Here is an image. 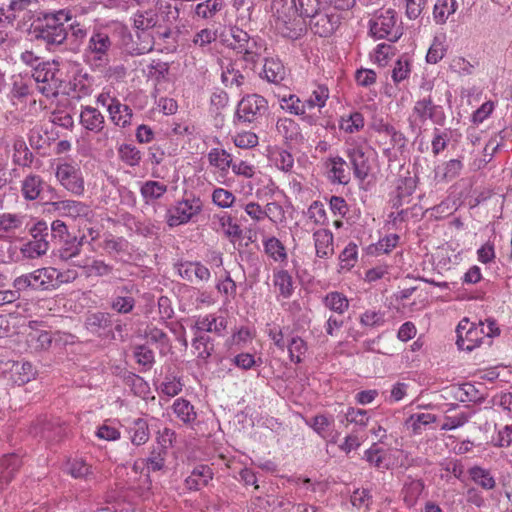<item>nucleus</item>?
I'll use <instances>...</instances> for the list:
<instances>
[{
    "instance_id": "64",
    "label": "nucleus",
    "mask_w": 512,
    "mask_h": 512,
    "mask_svg": "<svg viewBox=\"0 0 512 512\" xmlns=\"http://www.w3.org/2000/svg\"><path fill=\"white\" fill-rule=\"evenodd\" d=\"M236 147L249 149L258 144V136L253 132L239 133L234 137Z\"/></svg>"
},
{
    "instance_id": "63",
    "label": "nucleus",
    "mask_w": 512,
    "mask_h": 512,
    "mask_svg": "<svg viewBox=\"0 0 512 512\" xmlns=\"http://www.w3.org/2000/svg\"><path fill=\"white\" fill-rule=\"evenodd\" d=\"M333 423V420L329 419L325 415H316L311 419L310 426L313 428V430L320 435L323 438L327 437V432L331 424Z\"/></svg>"
},
{
    "instance_id": "57",
    "label": "nucleus",
    "mask_w": 512,
    "mask_h": 512,
    "mask_svg": "<svg viewBox=\"0 0 512 512\" xmlns=\"http://www.w3.org/2000/svg\"><path fill=\"white\" fill-rule=\"evenodd\" d=\"M286 105H281L283 109H286L292 114L295 115H304L306 111V106H304V102L302 103L300 99L293 94H290L288 97L284 96L280 100Z\"/></svg>"
},
{
    "instance_id": "48",
    "label": "nucleus",
    "mask_w": 512,
    "mask_h": 512,
    "mask_svg": "<svg viewBox=\"0 0 512 512\" xmlns=\"http://www.w3.org/2000/svg\"><path fill=\"white\" fill-rule=\"evenodd\" d=\"M271 159L275 166L284 171L289 172L294 165V158L292 154L284 149H276L271 153Z\"/></svg>"
},
{
    "instance_id": "37",
    "label": "nucleus",
    "mask_w": 512,
    "mask_h": 512,
    "mask_svg": "<svg viewBox=\"0 0 512 512\" xmlns=\"http://www.w3.org/2000/svg\"><path fill=\"white\" fill-rule=\"evenodd\" d=\"M83 269L86 277H103L109 275L113 268L111 265L105 263L103 260L93 259L84 265H79Z\"/></svg>"
},
{
    "instance_id": "41",
    "label": "nucleus",
    "mask_w": 512,
    "mask_h": 512,
    "mask_svg": "<svg viewBox=\"0 0 512 512\" xmlns=\"http://www.w3.org/2000/svg\"><path fill=\"white\" fill-rule=\"evenodd\" d=\"M324 304L330 310L339 314L344 313L349 307L346 296L340 292H330L324 298Z\"/></svg>"
},
{
    "instance_id": "22",
    "label": "nucleus",
    "mask_w": 512,
    "mask_h": 512,
    "mask_svg": "<svg viewBox=\"0 0 512 512\" xmlns=\"http://www.w3.org/2000/svg\"><path fill=\"white\" fill-rule=\"evenodd\" d=\"M396 13L393 9L382 11L370 19L369 32H391L396 24Z\"/></svg>"
},
{
    "instance_id": "43",
    "label": "nucleus",
    "mask_w": 512,
    "mask_h": 512,
    "mask_svg": "<svg viewBox=\"0 0 512 512\" xmlns=\"http://www.w3.org/2000/svg\"><path fill=\"white\" fill-rule=\"evenodd\" d=\"M165 459L161 455V453L152 452L151 456L147 458L146 461H135L132 466V471L137 475L140 471H142L143 466L146 464L148 470L150 471H159L164 467Z\"/></svg>"
},
{
    "instance_id": "14",
    "label": "nucleus",
    "mask_w": 512,
    "mask_h": 512,
    "mask_svg": "<svg viewBox=\"0 0 512 512\" xmlns=\"http://www.w3.org/2000/svg\"><path fill=\"white\" fill-rule=\"evenodd\" d=\"M109 119L121 128L131 125L133 113L128 105L122 104L120 100H112L108 107Z\"/></svg>"
},
{
    "instance_id": "9",
    "label": "nucleus",
    "mask_w": 512,
    "mask_h": 512,
    "mask_svg": "<svg viewBox=\"0 0 512 512\" xmlns=\"http://www.w3.org/2000/svg\"><path fill=\"white\" fill-rule=\"evenodd\" d=\"M122 43L130 54L141 55L152 50L153 34H122Z\"/></svg>"
},
{
    "instance_id": "54",
    "label": "nucleus",
    "mask_w": 512,
    "mask_h": 512,
    "mask_svg": "<svg viewBox=\"0 0 512 512\" xmlns=\"http://www.w3.org/2000/svg\"><path fill=\"white\" fill-rule=\"evenodd\" d=\"M329 97V90L327 87L320 85L318 86V89L313 92L311 97L304 102V106H306V109H312L316 106L318 107H324L326 100Z\"/></svg>"
},
{
    "instance_id": "23",
    "label": "nucleus",
    "mask_w": 512,
    "mask_h": 512,
    "mask_svg": "<svg viewBox=\"0 0 512 512\" xmlns=\"http://www.w3.org/2000/svg\"><path fill=\"white\" fill-rule=\"evenodd\" d=\"M128 434L133 445H144L150 438L147 421L143 418L135 419L128 428Z\"/></svg>"
},
{
    "instance_id": "19",
    "label": "nucleus",
    "mask_w": 512,
    "mask_h": 512,
    "mask_svg": "<svg viewBox=\"0 0 512 512\" xmlns=\"http://www.w3.org/2000/svg\"><path fill=\"white\" fill-rule=\"evenodd\" d=\"M22 465L16 454L5 455L0 459V485L8 484Z\"/></svg>"
},
{
    "instance_id": "35",
    "label": "nucleus",
    "mask_w": 512,
    "mask_h": 512,
    "mask_svg": "<svg viewBox=\"0 0 512 512\" xmlns=\"http://www.w3.org/2000/svg\"><path fill=\"white\" fill-rule=\"evenodd\" d=\"M331 169L333 181L339 184H348L350 181V172L347 167L346 161L340 157L336 156L330 159Z\"/></svg>"
},
{
    "instance_id": "1",
    "label": "nucleus",
    "mask_w": 512,
    "mask_h": 512,
    "mask_svg": "<svg viewBox=\"0 0 512 512\" xmlns=\"http://www.w3.org/2000/svg\"><path fill=\"white\" fill-rule=\"evenodd\" d=\"M487 322L488 325L485 327L482 321L474 323L468 318H463L456 328L458 349L471 352L481 345L485 337L491 338L500 334L495 320L488 319Z\"/></svg>"
},
{
    "instance_id": "10",
    "label": "nucleus",
    "mask_w": 512,
    "mask_h": 512,
    "mask_svg": "<svg viewBox=\"0 0 512 512\" xmlns=\"http://www.w3.org/2000/svg\"><path fill=\"white\" fill-rule=\"evenodd\" d=\"M438 106L434 104L431 95L416 101L413 107V113L417 116L419 121L423 124L428 119L436 124H442L445 116L443 113L437 112Z\"/></svg>"
},
{
    "instance_id": "40",
    "label": "nucleus",
    "mask_w": 512,
    "mask_h": 512,
    "mask_svg": "<svg viewBox=\"0 0 512 512\" xmlns=\"http://www.w3.org/2000/svg\"><path fill=\"white\" fill-rule=\"evenodd\" d=\"M45 20L47 28L53 30L59 29V32H67V28L64 27V24L72 20V15L69 11L59 10L56 13L46 15Z\"/></svg>"
},
{
    "instance_id": "52",
    "label": "nucleus",
    "mask_w": 512,
    "mask_h": 512,
    "mask_svg": "<svg viewBox=\"0 0 512 512\" xmlns=\"http://www.w3.org/2000/svg\"><path fill=\"white\" fill-rule=\"evenodd\" d=\"M287 346L290 360L294 363H300L302 361L301 356L307 351L306 342L297 336L293 337Z\"/></svg>"
},
{
    "instance_id": "32",
    "label": "nucleus",
    "mask_w": 512,
    "mask_h": 512,
    "mask_svg": "<svg viewBox=\"0 0 512 512\" xmlns=\"http://www.w3.org/2000/svg\"><path fill=\"white\" fill-rule=\"evenodd\" d=\"M446 35L439 34L434 37L433 43L431 44L426 60L430 64H436L443 59L447 51Z\"/></svg>"
},
{
    "instance_id": "11",
    "label": "nucleus",
    "mask_w": 512,
    "mask_h": 512,
    "mask_svg": "<svg viewBox=\"0 0 512 512\" xmlns=\"http://www.w3.org/2000/svg\"><path fill=\"white\" fill-rule=\"evenodd\" d=\"M176 267L178 274L192 283L205 281L210 277L208 268L199 262H181Z\"/></svg>"
},
{
    "instance_id": "2",
    "label": "nucleus",
    "mask_w": 512,
    "mask_h": 512,
    "mask_svg": "<svg viewBox=\"0 0 512 512\" xmlns=\"http://www.w3.org/2000/svg\"><path fill=\"white\" fill-rule=\"evenodd\" d=\"M346 144V155L352 164L354 175L357 179L363 181L371 170L368 155L371 147L367 140L362 137H350Z\"/></svg>"
},
{
    "instance_id": "12",
    "label": "nucleus",
    "mask_w": 512,
    "mask_h": 512,
    "mask_svg": "<svg viewBox=\"0 0 512 512\" xmlns=\"http://www.w3.org/2000/svg\"><path fill=\"white\" fill-rule=\"evenodd\" d=\"M80 124L88 131L100 133L105 127V118L97 108L81 106Z\"/></svg>"
},
{
    "instance_id": "30",
    "label": "nucleus",
    "mask_w": 512,
    "mask_h": 512,
    "mask_svg": "<svg viewBox=\"0 0 512 512\" xmlns=\"http://www.w3.org/2000/svg\"><path fill=\"white\" fill-rule=\"evenodd\" d=\"M265 253L276 262L287 260L286 248L276 237L271 236L263 241Z\"/></svg>"
},
{
    "instance_id": "7",
    "label": "nucleus",
    "mask_w": 512,
    "mask_h": 512,
    "mask_svg": "<svg viewBox=\"0 0 512 512\" xmlns=\"http://www.w3.org/2000/svg\"><path fill=\"white\" fill-rule=\"evenodd\" d=\"M202 203L199 198L191 197L178 201L167 212V223L170 227L188 223L201 211Z\"/></svg>"
},
{
    "instance_id": "17",
    "label": "nucleus",
    "mask_w": 512,
    "mask_h": 512,
    "mask_svg": "<svg viewBox=\"0 0 512 512\" xmlns=\"http://www.w3.org/2000/svg\"><path fill=\"white\" fill-rule=\"evenodd\" d=\"M211 468L206 465H199L193 469L185 479V486L188 490L197 491L206 486L212 479Z\"/></svg>"
},
{
    "instance_id": "16",
    "label": "nucleus",
    "mask_w": 512,
    "mask_h": 512,
    "mask_svg": "<svg viewBox=\"0 0 512 512\" xmlns=\"http://www.w3.org/2000/svg\"><path fill=\"white\" fill-rule=\"evenodd\" d=\"M134 286H122L117 289V295L112 300L111 307L118 313L127 314L131 312L135 306V300L130 295Z\"/></svg>"
},
{
    "instance_id": "42",
    "label": "nucleus",
    "mask_w": 512,
    "mask_h": 512,
    "mask_svg": "<svg viewBox=\"0 0 512 512\" xmlns=\"http://www.w3.org/2000/svg\"><path fill=\"white\" fill-rule=\"evenodd\" d=\"M274 285L278 287L280 295L288 298L293 293V281L286 270H279L274 274Z\"/></svg>"
},
{
    "instance_id": "47",
    "label": "nucleus",
    "mask_w": 512,
    "mask_h": 512,
    "mask_svg": "<svg viewBox=\"0 0 512 512\" xmlns=\"http://www.w3.org/2000/svg\"><path fill=\"white\" fill-rule=\"evenodd\" d=\"M241 222L236 215L228 214L226 215V225H228V229L226 230V236L231 238V242L236 249V242L238 241V246L242 245V229Z\"/></svg>"
},
{
    "instance_id": "56",
    "label": "nucleus",
    "mask_w": 512,
    "mask_h": 512,
    "mask_svg": "<svg viewBox=\"0 0 512 512\" xmlns=\"http://www.w3.org/2000/svg\"><path fill=\"white\" fill-rule=\"evenodd\" d=\"M449 142V134L447 131H441L438 128L434 129V136L431 142L432 153L434 156L439 155L447 148Z\"/></svg>"
},
{
    "instance_id": "31",
    "label": "nucleus",
    "mask_w": 512,
    "mask_h": 512,
    "mask_svg": "<svg viewBox=\"0 0 512 512\" xmlns=\"http://www.w3.org/2000/svg\"><path fill=\"white\" fill-rule=\"evenodd\" d=\"M111 45L108 34H92L88 51L94 55L95 59L101 60Z\"/></svg>"
},
{
    "instance_id": "60",
    "label": "nucleus",
    "mask_w": 512,
    "mask_h": 512,
    "mask_svg": "<svg viewBox=\"0 0 512 512\" xmlns=\"http://www.w3.org/2000/svg\"><path fill=\"white\" fill-rule=\"evenodd\" d=\"M82 243L73 241H65L64 245L58 249V257L61 260L67 261L77 255H79Z\"/></svg>"
},
{
    "instance_id": "29",
    "label": "nucleus",
    "mask_w": 512,
    "mask_h": 512,
    "mask_svg": "<svg viewBox=\"0 0 512 512\" xmlns=\"http://www.w3.org/2000/svg\"><path fill=\"white\" fill-rule=\"evenodd\" d=\"M13 287L18 291L27 289L41 291V276H39V268L17 277L13 282Z\"/></svg>"
},
{
    "instance_id": "13",
    "label": "nucleus",
    "mask_w": 512,
    "mask_h": 512,
    "mask_svg": "<svg viewBox=\"0 0 512 512\" xmlns=\"http://www.w3.org/2000/svg\"><path fill=\"white\" fill-rule=\"evenodd\" d=\"M235 41H246L245 60L255 62L256 57H259L263 51H266L265 42L259 37L258 34L250 36V34H232Z\"/></svg>"
},
{
    "instance_id": "4",
    "label": "nucleus",
    "mask_w": 512,
    "mask_h": 512,
    "mask_svg": "<svg viewBox=\"0 0 512 512\" xmlns=\"http://www.w3.org/2000/svg\"><path fill=\"white\" fill-rule=\"evenodd\" d=\"M268 112V101L261 95L250 94L238 102L234 113V122L251 123L265 117Z\"/></svg>"
},
{
    "instance_id": "62",
    "label": "nucleus",
    "mask_w": 512,
    "mask_h": 512,
    "mask_svg": "<svg viewBox=\"0 0 512 512\" xmlns=\"http://www.w3.org/2000/svg\"><path fill=\"white\" fill-rule=\"evenodd\" d=\"M395 53V47L390 44L381 43L378 44L375 49V62L379 66H385L388 63V60Z\"/></svg>"
},
{
    "instance_id": "5",
    "label": "nucleus",
    "mask_w": 512,
    "mask_h": 512,
    "mask_svg": "<svg viewBox=\"0 0 512 512\" xmlns=\"http://www.w3.org/2000/svg\"><path fill=\"white\" fill-rule=\"evenodd\" d=\"M55 176L57 181L70 193L80 196L85 191V182L80 165L75 161H59Z\"/></svg>"
},
{
    "instance_id": "34",
    "label": "nucleus",
    "mask_w": 512,
    "mask_h": 512,
    "mask_svg": "<svg viewBox=\"0 0 512 512\" xmlns=\"http://www.w3.org/2000/svg\"><path fill=\"white\" fill-rule=\"evenodd\" d=\"M67 473L75 479L89 480L93 477L92 466L82 459H73L67 463Z\"/></svg>"
},
{
    "instance_id": "51",
    "label": "nucleus",
    "mask_w": 512,
    "mask_h": 512,
    "mask_svg": "<svg viewBox=\"0 0 512 512\" xmlns=\"http://www.w3.org/2000/svg\"><path fill=\"white\" fill-rule=\"evenodd\" d=\"M436 416L430 413H419L411 415L406 424L412 429L414 434H418L422 426H426L430 423L435 422Z\"/></svg>"
},
{
    "instance_id": "21",
    "label": "nucleus",
    "mask_w": 512,
    "mask_h": 512,
    "mask_svg": "<svg viewBox=\"0 0 512 512\" xmlns=\"http://www.w3.org/2000/svg\"><path fill=\"white\" fill-rule=\"evenodd\" d=\"M315 241L316 255L320 258H327L333 254V234L330 230L320 229L313 234Z\"/></svg>"
},
{
    "instance_id": "3",
    "label": "nucleus",
    "mask_w": 512,
    "mask_h": 512,
    "mask_svg": "<svg viewBox=\"0 0 512 512\" xmlns=\"http://www.w3.org/2000/svg\"><path fill=\"white\" fill-rule=\"evenodd\" d=\"M32 76L40 93L46 97L58 94V89L62 83L58 63L55 61L40 62L35 66Z\"/></svg>"
},
{
    "instance_id": "61",
    "label": "nucleus",
    "mask_w": 512,
    "mask_h": 512,
    "mask_svg": "<svg viewBox=\"0 0 512 512\" xmlns=\"http://www.w3.org/2000/svg\"><path fill=\"white\" fill-rule=\"evenodd\" d=\"M383 452V449L379 448L377 444L374 443L368 450L365 451L364 458L367 462L377 468H387V466L383 464Z\"/></svg>"
},
{
    "instance_id": "45",
    "label": "nucleus",
    "mask_w": 512,
    "mask_h": 512,
    "mask_svg": "<svg viewBox=\"0 0 512 512\" xmlns=\"http://www.w3.org/2000/svg\"><path fill=\"white\" fill-rule=\"evenodd\" d=\"M298 125L289 118L279 119L276 123V130L285 140L292 141L299 135Z\"/></svg>"
},
{
    "instance_id": "8",
    "label": "nucleus",
    "mask_w": 512,
    "mask_h": 512,
    "mask_svg": "<svg viewBox=\"0 0 512 512\" xmlns=\"http://www.w3.org/2000/svg\"><path fill=\"white\" fill-rule=\"evenodd\" d=\"M55 212L62 217L84 219L90 221L93 211L89 205L76 200H61L51 203Z\"/></svg>"
},
{
    "instance_id": "15",
    "label": "nucleus",
    "mask_w": 512,
    "mask_h": 512,
    "mask_svg": "<svg viewBox=\"0 0 512 512\" xmlns=\"http://www.w3.org/2000/svg\"><path fill=\"white\" fill-rule=\"evenodd\" d=\"M416 188V180L412 177H404L398 180L396 187V195L391 200L392 208L398 209L404 204L410 202V197Z\"/></svg>"
},
{
    "instance_id": "55",
    "label": "nucleus",
    "mask_w": 512,
    "mask_h": 512,
    "mask_svg": "<svg viewBox=\"0 0 512 512\" xmlns=\"http://www.w3.org/2000/svg\"><path fill=\"white\" fill-rule=\"evenodd\" d=\"M364 127V117L360 112L351 113L347 119H342L340 128L348 133L359 131Z\"/></svg>"
},
{
    "instance_id": "18",
    "label": "nucleus",
    "mask_w": 512,
    "mask_h": 512,
    "mask_svg": "<svg viewBox=\"0 0 512 512\" xmlns=\"http://www.w3.org/2000/svg\"><path fill=\"white\" fill-rule=\"evenodd\" d=\"M44 186L45 182L42 177L31 173L22 180L21 193L26 200H36L40 197Z\"/></svg>"
},
{
    "instance_id": "33",
    "label": "nucleus",
    "mask_w": 512,
    "mask_h": 512,
    "mask_svg": "<svg viewBox=\"0 0 512 512\" xmlns=\"http://www.w3.org/2000/svg\"><path fill=\"white\" fill-rule=\"evenodd\" d=\"M232 9L238 13L236 23L232 27L239 32H245V28L250 21V6L247 0H233Z\"/></svg>"
},
{
    "instance_id": "59",
    "label": "nucleus",
    "mask_w": 512,
    "mask_h": 512,
    "mask_svg": "<svg viewBox=\"0 0 512 512\" xmlns=\"http://www.w3.org/2000/svg\"><path fill=\"white\" fill-rule=\"evenodd\" d=\"M226 167H231L236 175H242L246 178H251L254 174L253 167L245 161L239 163L233 162L231 155L226 152Z\"/></svg>"
},
{
    "instance_id": "6",
    "label": "nucleus",
    "mask_w": 512,
    "mask_h": 512,
    "mask_svg": "<svg viewBox=\"0 0 512 512\" xmlns=\"http://www.w3.org/2000/svg\"><path fill=\"white\" fill-rule=\"evenodd\" d=\"M39 276H41V291H52L64 284L74 282L79 274L75 267L59 270L49 266L39 268Z\"/></svg>"
},
{
    "instance_id": "24",
    "label": "nucleus",
    "mask_w": 512,
    "mask_h": 512,
    "mask_svg": "<svg viewBox=\"0 0 512 512\" xmlns=\"http://www.w3.org/2000/svg\"><path fill=\"white\" fill-rule=\"evenodd\" d=\"M13 162L22 167H30L33 162V154L29 150L25 140L17 137L13 140Z\"/></svg>"
},
{
    "instance_id": "27",
    "label": "nucleus",
    "mask_w": 512,
    "mask_h": 512,
    "mask_svg": "<svg viewBox=\"0 0 512 512\" xmlns=\"http://www.w3.org/2000/svg\"><path fill=\"white\" fill-rule=\"evenodd\" d=\"M48 249V241L43 238L34 237L32 240L22 245L20 252L25 258L36 259L46 254Z\"/></svg>"
},
{
    "instance_id": "39",
    "label": "nucleus",
    "mask_w": 512,
    "mask_h": 512,
    "mask_svg": "<svg viewBox=\"0 0 512 512\" xmlns=\"http://www.w3.org/2000/svg\"><path fill=\"white\" fill-rule=\"evenodd\" d=\"M24 216L4 213L0 215V237L4 233H12L20 229L24 223Z\"/></svg>"
},
{
    "instance_id": "38",
    "label": "nucleus",
    "mask_w": 512,
    "mask_h": 512,
    "mask_svg": "<svg viewBox=\"0 0 512 512\" xmlns=\"http://www.w3.org/2000/svg\"><path fill=\"white\" fill-rule=\"evenodd\" d=\"M399 236L397 234H390L377 243L371 244L367 248V253L370 255H379L389 253L398 244Z\"/></svg>"
},
{
    "instance_id": "20",
    "label": "nucleus",
    "mask_w": 512,
    "mask_h": 512,
    "mask_svg": "<svg viewBox=\"0 0 512 512\" xmlns=\"http://www.w3.org/2000/svg\"><path fill=\"white\" fill-rule=\"evenodd\" d=\"M260 76L273 84H280L286 77V69L278 59H265Z\"/></svg>"
},
{
    "instance_id": "25",
    "label": "nucleus",
    "mask_w": 512,
    "mask_h": 512,
    "mask_svg": "<svg viewBox=\"0 0 512 512\" xmlns=\"http://www.w3.org/2000/svg\"><path fill=\"white\" fill-rule=\"evenodd\" d=\"M168 190V186L155 180H147L140 187V194L146 203L160 199Z\"/></svg>"
},
{
    "instance_id": "26",
    "label": "nucleus",
    "mask_w": 512,
    "mask_h": 512,
    "mask_svg": "<svg viewBox=\"0 0 512 512\" xmlns=\"http://www.w3.org/2000/svg\"><path fill=\"white\" fill-rule=\"evenodd\" d=\"M12 379L17 385H24L36 376V369L30 362H16L12 366Z\"/></svg>"
},
{
    "instance_id": "50",
    "label": "nucleus",
    "mask_w": 512,
    "mask_h": 512,
    "mask_svg": "<svg viewBox=\"0 0 512 512\" xmlns=\"http://www.w3.org/2000/svg\"><path fill=\"white\" fill-rule=\"evenodd\" d=\"M134 27L138 30H149L156 26L157 24V14L148 10L145 12H138L134 16Z\"/></svg>"
},
{
    "instance_id": "58",
    "label": "nucleus",
    "mask_w": 512,
    "mask_h": 512,
    "mask_svg": "<svg viewBox=\"0 0 512 512\" xmlns=\"http://www.w3.org/2000/svg\"><path fill=\"white\" fill-rule=\"evenodd\" d=\"M223 325V320L218 322V319L213 315H207L205 317H199L196 321V327L200 331L206 332H219L220 327Z\"/></svg>"
},
{
    "instance_id": "46",
    "label": "nucleus",
    "mask_w": 512,
    "mask_h": 512,
    "mask_svg": "<svg viewBox=\"0 0 512 512\" xmlns=\"http://www.w3.org/2000/svg\"><path fill=\"white\" fill-rule=\"evenodd\" d=\"M183 386L181 378L169 375L160 384L159 391L167 397H174L182 391Z\"/></svg>"
},
{
    "instance_id": "49",
    "label": "nucleus",
    "mask_w": 512,
    "mask_h": 512,
    "mask_svg": "<svg viewBox=\"0 0 512 512\" xmlns=\"http://www.w3.org/2000/svg\"><path fill=\"white\" fill-rule=\"evenodd\" d=\"M120 159L128 166H138L142 159L139 149L131 144H124L119 149Z\"/></svg>"
},
{
    "instance_id": "28",
    "label": "nucleus",
    "mask_w": 512,
    "mask_h": 512,
    "mask_svg": "<svg viewBox=\"0 0 512 512\" xmlns=\"http://www.w3.org/2000/svg\"><path fill=\"white\" fill-rule=\"evenodd\" d=\"M172 409L177 418L184 424H191L197 418L194 406L184 398H178L174 401Z\"/></svg>"
},
{
    "instance_id": "53",
    "label": "nucleus",
    "mask_w": 512,
    "mask_h": 512,
    "mask_svg": "<svg viewBox=\"0 0 512 512\" xmlns=\"http://www.w3.org/2000/svg\"><path fill=\"white\" fill-rule=\"evenodd\" d=\"M463 169V163L460 159H451L442 165L443 174L441 180L451 181L458 177Z\"/></svg>"
},
{
    "instance_id": "44",
    "label": "nucleus",
    "mask_w": 512,
    "mask_h": 512,
    "mask_svg": "<svg viewBox=\"0 0 512 512\" xmlns=\"http://www.w3.org/2000/svg\"><path fill=\"white\" fill-rule=\"evenodd\" d=\"M456 8L455 0H438L434 6V18L437 22L444 23Z\"/></svg>"
},
{
    "instance_id": "36",
    "label": "nucleus",
    "mask_w": 512,
    "mask_h": 512,
    "mask_svg": "<svg viewBox=\"0 0 512 512\" xmlns=\"http://www.w3.org/2000/svg\"><path fill=\"white\" fill-rule=\"evenodd\" d=\"M468 473L472 481L483 489L491 490L496 485L495 479L487 469L480 466H473L468 470Z\"/></svg>"
}]
</instances>
